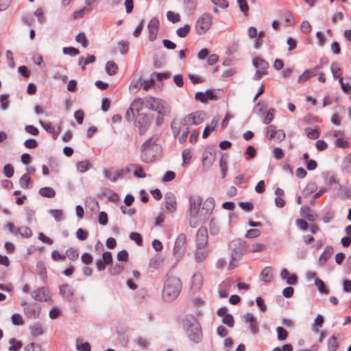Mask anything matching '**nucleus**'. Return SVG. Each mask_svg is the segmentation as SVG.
I'll return each mask as SVG.
<instances>
[{
  "label": "nucleus",
  "instance_id": "bf43d9fd",
  "mask_svg": "<svg viewBox=\"0 0 351 351\" xmlns=\"http://www.w3.org/2000/svg\"><path fill=\"white\" fill-rule=\"evenodd\" d=\"M24 351H42L40 345L35 343H30L25 346Z\"/></svg>",
  "mask_w": 351,
  "mask_h": 351
},
{
  "label": "nucleus",
  "instance_id": "9d476101",
  "mask_svg": "<svg viewBox=\"0 0 351 351\" xmlns=\"http://www.w3.org/2000/svg\"><path fill=\"white\" fill-rule=\"evenodd\" d=\"M149 119L145 114H140L136 121V126L138 128L140 135L145 134L149 128Z\"/></svg>",
  "mask_w": 351,
  "mask_h": 351
},
{
  "label": "nucleus",
  "instance_id": "e433bc0d",
  "mask_svg": "<svg viewBox=\"0 0 351 351\" xmlns=\"http://www.w3.org/2000/svg\"><path fill=\"white\" fill-rule=\"evenodd\" d=\"M191 29V27L189 25H185L184 26L178 28L176 30V34L178 36L181 38H184L187 36Z\"/></svg>",
  "mask_w": 351,
  "mask_h": 351
},
{
  "label": "nucleus",
  "instance_id": "f8f14e48",
  "mask_svg": "<svg viewBox=\"0 0 351 351\" xmlns=\"http://www.w3.org/2000/svg\"><path fill=\"white\" fill-rule=\"evenodd\" d=\"M160 22L158 18H152L147 25L149 31V38L151 41H154L157 36Z\"/></svg>",
  "mask_w": 351,
  "mask_h": 351
},
{
  "label": "nucleus",
  "instance_id": "5701e85b",
  "mask_svg": "<svg viewBox=\"0 0 351 351\" xmlns=\"http://www.w3.org/2000/svg\"><path fill=\"white\" fill-rule=\"evenodd\" d=\"M273 278L272 269L270 267H265L260 274L261 280L268 282L271 280Z\"/></svg>",
  "mask_w": 351,
  "mask_h": 351
},
{
  "label": "nucleus",
  "instance_id": "39448f33",
  "mask_svg": "<svg viewBox=\"0 0 351 351\" xmlns=\"http://www.w3.org/2000/svg\"><path fill=\"white\" fill-rule=\"evenodd\" d=\"M229 248L231 251V261L228 268L230 270L236 267L234 261H239L242 258L245 251V246L244 242L241 239H234L230 243Z\"/></svg>",
  "mask_w": 351,
  "mask_h": 351
},
{
  "label": "nucleus",
  "instance_id": "a18cd8bd",
  "mask_svg": "<svg viewBox=\"0 0 351 351\" xmlns=\"http://www.w3.org/2000/svg\"><path fill=\"white\" fill-rule=\"evenodd\" d=\"M182 124V121H180L178 120L174 119L171 125V128L172 129L173 136L176 137L180 133V125Z\"/></svg>",
  "mask_w": 351,
  "mask_h": 351
},
{
  "label": "nucleus",
  "instance_id": "3c124183",
  "mask_svg": "<svg viewBox=\"0 0 351 351\" xmlns=\"http://www.w3.org/2000/svg\"><path fill=\"white\" fill-rule=\"evenodd\" d=\"M182 157L183 159V166H184L189 163L191 158V150L189 149H184L182 154Z\"/></svg>",
  "mask_w": 351,
  "mask_h": 351
},
{
  "label": "nucleus",
  "instance_id": "ddd939ff",
  "mask_svg": "<svg viewBox=\"0 0 351 351\" xmlns=\"http://www.w3.org/2000/svg\"><path fill=\"white\" fill-rule=\"evenodd\" d=\"M40 313V307L37 304H30L24 308L25 315L29 319H37Z\"/></svg>",
  "mask_w": 351,
  "mask_h": 351
},
{
  "label": "nucleus",
  "instance_id": "f03ea898",
  "mask_svg": "<svg viewBox=\"0 0 351 351\" xmlns=\"http://www.w3.org/2000/svg\"><path fill=\"white\" fill-rule=\"evenodd\" d=\"M182 289L180 280L176 276H168L165 282L162 298L167 302L174 300L180 294Z\"/></svg>",
  "mask_w": 351,
  "mask_h": 351
},
{
  "label": "nucleus",
  "instance_id": "cd10ccee",
  "mask_svg": "<svg viewBox=\"0 0 351 351\" xmlns=\"http://www.w3.org/2000/svg\"><path fill=\"white\" fill-rule=\"evenodd\" d=\"M339 335H333L329 338L328 341V351H336L339 348L338 341Z\"/></svg>",
  "mask_w": 351,
  "mask_h": 351
},
{
  "label": "nucleus",
  "instance_id": "c85d7f7f",
  "mask_svg": "<svg viewBox=\"0 0 351 351\" xmlns=\"http://www.w3.org/2000/svg\"><path fill=\"white\" fill-rule=\"evenodd\" d=\"M95 56L93 55H88L86 58L80 57L79 58L78 64L82 70L85 69V66L89 63H93L95 62Z\"/></svg>",
  "mask_w": 351,
  "mask_h": 351
},
{
  "label": "nucleus",
  "instance_id": "20e7f679",
  "mask_svg": "<svg viewBox=\"0 0 351 351\" xmlns=\"http://www.w3.org/2000/svg\"><path fill=\"white\" fill-rule=\"evenodd\" d=\"M145 108L162 116H169L171 112V107L165 101L153 97H145Z\"/></svg>",
  "mask_w": 351,
  "mask_h": 351
},
{
  "label": "nucleus",
  "instance_id": "f704fd0d",
  "mask_svg": "<svg viewBox=\"0 0 351 351\" xmlns=\"http://www.w3.org/2000/svg\"><path fill=\"white\" fill-rule=\"evenodd\" d=\"M32 335L34 337H39L43 334L42 326L40 324H36L29 326Z\"/></svg>",
  "mask_w": 351,
  "mask_h": 351
},
{
  "label": "nucleus",
  "instance_id": "603ef678",
  "mask_svg": "<svg viewBox=\"0 0 351 351\" xmlns=\"http://www.w3.org/2000/svg\"><path fill=\"white\" fill-rule=\"evenodd\" d=\"M123 269V266L121 264H115L114 265L112 266L110 269V273L113 275L116 276L119 274L121 271Z\"/></svg>",
  "mask_w": 351,
  "mask_h": 351
},
{
  "label": "nucleus",
  "instance_id": "6ab92c4d",
  "mask_svg": "<svg viewBox=\"0 0 351 351\" xmlns=\"http://www.w3.org/2000/svg\"><path fill=\"white\" fill-rule=\"evenodd\" d=\"M215 208V199L213 197H208L203 204L202 212L205 210L204 217L209 215Z\"/></svg>",
  "mask_w": 351,
  "mask_h": 351
},
{
  "label": "nucleus",
  "instance_id": "680f3d73",
  "mask_svg": "<svg viewBox=\"0 0 351 351\" xmlns=\"http://www.w3.org/2000/svg\"><path fill=\"white\" fill-rule=\"evenodd\" d=\"M261 234V232L258 229H250L245 233V237L247 238H256Z\"/></svg>",
  "mask_w": 351,
  "mask_h": 351
},
{
  "label": "nucleus",
  "instance_id": "7c9ffc66",
  "mask_svg": "<svg viewBox=\"0 0 351 351\" xmlns=\"http://www.w3.org/2000/svg\"><path fill=\"white\" fill-rule=\"evenodd\" d=\"M39 194L45 197L51 198L56 195L55 190L51 187H43L40 189Z\"/></svg>",
  "mask_w": 351,
  "mask_h": 351
},
{
  "label": "nucleus",
  "instance_id": "c03bdc74",
  "mask_svg": "<svg viewBox=\"0 0 351 351\" xmlns=\"http://www.w3.org/2000/svg\"><path fill=\"white\" fill-rule=\"evenodd\" d=\"M90 166V163L87 160H83L77 163V169L80 173L86 172Z\"/></svg>",
  "mask_w": 351,
  "mask_h": 351
},
{
  "label": "nucleus",
  "instance_id": "f257e3e1",
  "mask_svg": "<svg viewBox=\"0 0 351 351\" xmlns=\"http://www.w3.org/2000/svg\"><path fill=\"white\" fill-rule=\"evenodd\" d=\"M158 136H152L146 140L141 147V160L145 163H151L156 159V155L161 151V147L156 142Z\"/></svg>",
  "mask_w": 351,
  "mask_h": 351
},
{
  "label": "nucleus",
  "instance_id": "79ce46f5",
  "mask_svg": "<svg viewBox=\"0 0 351 351\" xmlns=\"http://www.w3.org/2000/svg\"><path fill=\"white\" fill-rule=\"evenodd\" d=\"M276 332L278 334V339L279 341H284L287 338L288 332L284 328L281 326L277 327Z\"/></svg>",
  "mask_w": 351,
  "mask_h": 351
},
{
  "label": "nucleus",
  "instance_id": "9b49d317",
  "mask_svg": "<svg viewBox=\"0 0 351 351\" xmlns=\"http://www.w3.org/2000/svg\"><path fill=\"white\" fill-rule=\"evenodd\" d=\"M208 232L205 227H200L196 234V247H207Z\"/></svg>",
  "mask_w": 351,
  "mask_h": 351
},
{
  "label": "nucleus",
  "instance_id": "4c0bfd02",
  "mask_svg": "<svg viewBox=\"0 0 351 351\" xmlns=\"http://www.w3.org/2000/svg\"><path fill=\"white\" fill-rule=\"evenodd\" d=\"M134 176L136 178H144L146 177L143 168L140 165L136 164L134 170Z\"/></svg>",
  "mask_w": 351,
  "mask_h": 351
},
{
  "label": "nucleus",
  "instance_id": "338daca9",
  "mask_svg": "<svg viewBox=\"0 0 351 351\" xmlns=\"http://www.w3.org/2000/svg\"><path fill=\"white\" fill-rule=\"evenodd\" d=\"M176 177V173L172 171H167L163 176L162 182H169L173 180Z\"/></svg>",
  "mask_w": 351,
  "mask_h": 351
},
{
  "label": "nucleus",
  "instance_id": "8fccbe9b",
  "mask_svg": "<svg viewBox=\"0 0 351 351\" xmlns=\"http://www.w3.org/2000/svg\"><path fill=\"white\" fill-rule=\"evenodd\" d=\"M277 130L275 125H269L267 128V137L268 139L274 138Z\"/></svg>",
  "mask_w": 351,
  "mask_h": 351
},
{
  "label": "nucleus",
  "instance_id": "f3484780",
  "mask_svg": "<svg viewBox=\"0 0 351 351\" xmlns=\"http://www.w3.org/2000/svg\"><path fill=\"white\" fill-rule=\"evenodd\" d=\"M208 255V250L207 247H196L195 252V260L197 263L204 261Z\"/></svg>",
  "mask_w": 351,
  "mask_h": 351
},
{
  "label": "nucleus",
  "instance_id": "393cba45",
  "mask_svg": "<svg viewBox=\"0 0 351 351\" xmlns=\"http://www.w3.org/2000/svg\"><path fill=\"white\" fill-rule=\"evenodd\" d=\"M333 254V248L332 246L328 245L326 246L322 254L319 256V262L322 264H325L328 258L332 256Z\"/></svg>",
  "mask_w": 351,
  "mask_h": 351
},
{
  "label": "nucleus",
  "instance_id": "2f4dec72",
  "mask_svg": "<svg viewBox=\"0 0 351 351\" xmlns=\"http://www.w3.org/2000/svg\"><path fill=\"white\" fill-rule=\"evenodd\" d=\"M106 71L109 75H114L118 71V66L113 61H108L106 64Z\"/></svg>",
  "mask_w": 351,
  "mask_h": 351
},
{
  "label": "nucleus",
  "instance_id": "5fc2aeb1",
  "mask_svg": "<svg viewBox=\"0 0 351 351\" xmlns=\"http://www.w3.org/2000/svg\"><path fill=\"white\" fill-rule=\"evenodd\" d=\"M4 175L8 178H12L14 175V168L10 164H7L3 167Z\"/></svg>",
  "mask_w": 351,
  "mask_h": 351
},
{
  "label": "nucleus",
  "instance_id": "69168bd1",
  "mask_svg": "<svg viewBox=\"0 0 351 351\" xmlns=\"http://www.w3.org/2000/svg\"><path fill=\"white\" fill-rule=\"evenodd\" d=\"M317 190V186L315 183H309L306 185L305 189H304V193L305 195H308L314 193Z\"/></svg>",
  "mask_w": 351,
  "mask_h": 351
},
{
  "label": "nucleus",
  "instance_id": "a211bd4d",
  "mask_svg": "<svg viewBox=\"0 0 351 351\" xmlns=\"http://www.w3.org/2000/svg\"><path fill=\"white\" fill-rule=\"evenodd\" d=\"M300 213L303 217L306 218L310 221H315L317 217V214L312 212L308 206H302L300 208Z\"/></svg>",
  "mask_w": 351,
  "mask_h": 351
},
{
  "label": "nucleus",
  "instance_id": "ea45409f",
  "mask_svg": "<svg viewBox=\"0 0 351 351\" xmlns=\"http://www.w3.org/2000/svg\"><path fill=\"white\" fill-rule=\"evenodd\" d=\"M29 183H32V180L27 174H24L21 177L19 184L21 188L27 189Z\"/></svg>",
  "mask_w": 351,
  "mask_h": 351
},
{
  "label": "nucleus",
  "instance_id": "4be33fe9",
  "mask_svg": "<svg viewBox=\"0 0 351 351\" xmlns=\"http://www.w3.org/2000/svg\"><path fill=\"white\" fill-rule=\"evenodd\" d=\"M104 174V177L111 182H115L117 179L123 178V171H121L120 170L117 171L106 170Z\"/></svg>",
  "mask_w": 351,
  "mask_h": 351
},
{
  "label": "nucleus",
  "instance_id": "58836bf2",
  "mask_svg": "<svg viewBox=\"0 0 351 351\" xmlns=\"http://www.w3.org/2000/svg\"><path fill=\"white\" fill-rule=\"evenodd\" d=\"M240 10L245 16L248 15L249 6L246 0H237Z\"/></svg>",
  "mask_w": 351,
  "mask_h": 351
},
{
  "label": "nucleus",
  "instance_id": "37998d69",
  "mask_svg": "<svg viewBox=\"0 0 351 351\" xmlns=\"http://www.w3.org/2000/svg\"><path fill=\"white\" fill-rule=\"evenodd\" d=\"M62 52L64 54L69 55L71 57L75 56L80 53V51L77 49L72 47H64Z\"/></svg>",
  "mask_w": 351,
  "mask_h": 351
},
{
  "label": "nucleus",
  "instance_id": "423d86ee",
  "mask_svg": "<svg viewBox=\"0 0 351 351\" xmlns=\"http://www.w3.org/2000/svg\"><path fill=\"white\" fill-rule=\"evenodd\" d=\"M202 199L196 195H193L190 197L189 203V215H190V224L191 226L195 228L196 226L195 221L194 220L197 217L199 213L200 206L202 205Z\"/></svg>",
  "mask_w": 351,
  "mask_h": 351
},
{
  "label": "nucleus",
  "instance_id": "4d7b16f0",
  "mask_svg": "<svg viewBox=\"0 0 351 351\" xmlns=\"http://www.w3.org/2000/svg\"><path fill=\"white\" fill-rule=\"evenodd\" d=\"M265 250V245L263 243H256L252 245L250 252H258L264 251Z\"/></svg>",
  "mask_w": 351,
  "mask_h": 351
},
{
  "label": "nucleus",
  "instance_id": "49530a36",
  "mask_svg": "<svg viewBox=\"0 0 351 351\" xmlns=\"http://www.w3.org/2000/svg\"><path fill=\"white\" fill-rule=\"evenodd\" d=\"M12 323L15 326H22L24 324L21 315L19 313H14L12 315Z\"/></svg>",
  "mask_w": 351,
  "mask_h": 351
},
{
  "label": "nucleus",
  "instance_id": "e2e57ef3",
  "mask_svg": "<svg viewBox=\"0 0 351 351\" xmlns=\"http://www.w3.org/2000/svg\"><path fill=\"white\" fill-rule=\"evenodd\" d=\"M78 340H77L76 349L77 351H90V346L88 342L77 343Z\"/></svg>",
  "mask_w": 351,
  "mask_h": 351
},
{
  "label": "nucleus",
  "instance_id": "0eeeda50",
  "mask_svg": "<svg viewBox=\"0 0 351 351\" xmlns=\"http://www.w3.org/2000/svg\"><path fill=\"white\" fill-rule=\"evenodd\" d=\"M212 25L211 15L208 13H204L196 21L195 31L197 34H204L210 27Z\"/></svg>",
  "mask_w": 351,
  "mask_h": 351
},
{
  "label": "nucleus",
  "instance_id": "0e129e2a",
  "mask_svg": "<svg viewBox=\"0 0 351 351\" xmlns=\"http://www.w3.org/2000/svg\"><path fill=\"white\" fill-rule=\"evenodd\" d=\"M102 261L106 265H110L112 263V254L110 252H104L102 254Z\"/></svg>",
  "mask_w": 351,
  "mask_h": 351
},
{
  "label": "nucleus",
  "instance_id": "dca6fc26",
  "mask_svg": "<svg viewBox=\"0 0 351 351\" xmlns=\"http://www.w3.org/2000/svg\"><path fill=\"white\" fill-rule=\"evenodd\" d=\"M253 66L256 68V70L260 71L262 73H267V69L269 67V63L264 59L256 57L253 59Z\"/></svg>",
  "mask_w": 351,
  "mask_h": 351
},
{
  "label": "nucleus",
  "instance_id": "864d4df0",
  "mask_svg": "<svg viewBox=\"0 0 351 351\" xmlns=\"http://www.w3.org/2000/svg\"><path fill=\"white\" fill-rule=\"evenodd\" d=\"M66 254L67 257L71 261L76 260L79 256L77 250L74 248H69L66 251Z\"/></svg>",
  "mask_w": 351,
  "mask_h": 351
},
{
  "label": "nucleus",
  "instance_id": "774afa93",
  "mask_svg": "<svg viewBox=\"0 0 351 351\" xmlns=\"http://www.w3.org/2000/svg\"><path fill=\"white\" fill-rule=\"evenodd\" d=\"M300 29L303 33L307 34L311 31V25L308 21H304L301 23Z\"/></svg>",
  "mask_w": 351,
  "mask_h": 351
},
{
  "label": "nucleus",
  "instance_id": "6e6552de",
  "mask_svg": "<svg viewBox=\"0 0 351 351\" xmlns=\"http://www.w3.org/2000/svg\"><path fill=\"white\" fill-rule=\"evenodd\" d=\"M204 119L205 113L204 112L196 111L184 117L182 120V124L186 127L193 125H197L202 123Z\"/></svg>",
  "mask_w": 351,
  "mask_h": 351
},
{
  "label": "nucleus",
  "instance_id": "13d9d810",
  "mask_svg": "<svg viewBox=\"0 0 351 351\" xmlns=\"http://www.w3.org/2000/svg\"><path fill=\"white\" fill-rule=\"evenodd\" d=\"M330 71L335 79H339V77H341L339 74L341 69L337 64H332V65L330 66Z\"/></svg>",
  "mask_w": 351,
  "mask_h": 351
},
{
  "label": "nucleus",
  "instance_id": "09e8293b",
  "mask_svg": "<svg viewBox=\"0 0 351 351\" xmlns=\"http://www.w3.org/2000/svg\"><path fill=\"white\" fill-rule=\"evenodd\" d=\"M167 18L169 21L175 23L180 20V16L178 14H176L172 11H168L167 12Z\"/></svg>",
  "mask_w": 351,
  "mask_h": 351
},
{
  "label": "nucleus",
  "instance_id": "1a4fd4ad",
  "mask_svg": "<svg viewBox=\"0 0 351 351\" xmlns=\"http://www.w3.org/2000/svg\"><path fill=\"white\" fill-rule=\"evenodd\" d=\"M186 235L183 233L180 234L174 244L173 254L179 260L184 255L185 252Z\"/></svg>",
  "mask_w": 351,
  "mask_h": 351
},
{
  "label": "nucleus",
  "instance_id": "c756f323",
  "mask_svg": "<svg viewBox=\"0 0 351 351\" xmlns=\"http://www.w3.org/2000/svg\"><path fill=\"white\" fill-rule=\"evenodd\" d=\"M341 170L345 173H351V154L343 158L342 160Z\"/></svg>",
  "mask_w": 351,
  "mask_h": 351
},
{
  "label": "nucleus",
  "instance_id": "052dcab7",
  "mask_svg": "<svg viewBox=\"0 0 351 351\" xmlns=\"http://www.w3.org/2000/svg\"><path fill=\"white\" fill-rule=\"evenodd\" d=\"M274 110L272 108L269 109L263 119V123L266 125L270 123L272 121V120L274 119Z\"/></svg>",
  "mask_w": 351,
  "mask_h": 351
},
{
  "label": "nucleus",
  "instance_id": "412c9836",
  "mask_svg": "<svg viewBox=\"0 0 351 351\" xmlns=\"http://www.w3.org/2000/svg\"><path fill=\"white\" fill-rule=\"evenodd\" d=\"M143 107H145V97L144 99L136 98L131 103L130 110L140 112Z\"/></svg>",
  "mask_w": 351,
  "mask_h": 351
},
{
  "label": "nucleus",
  "instance_id": "a19ab883",
  "mask_svg": "<svg viewBox=\"0 0 351 351\" xmlns=\"http://www.w3.org/2000/svg\"><path fill=\"white\" fill-rule=\"evenodd\" d=\"M75 40L77 43H81L82 47L84 48L87 47L88 45V41L84 33H79L76 36Z\"/></svg>",
  "mask_w": 351,
  "mask_h": 351
},
{
  "label": "nucleus",
  "instance_id": "473e14b6",
  "mask_svg": "<svg viewBox=\"0 0 351 351\" xmlns=\"http://www.w3.org/2000/svg\"><path fill=\"white\" fill-rule=\"evenodd\" d=\"M9 343L10 344L9 347L10 351H19L23 346V343L21 341H18L14 338L10 339Z\"/></svg>",
  "mask_w": 351,
  "mask_h": 351
},
{
  "label": "nucleus",
  "instance_id": "aec40b11",
  "mask_svg": "<svg viewBox=\"0 0 351 351\" xmlns=\"http://www.w3.org/2000/svg\"><path fill=\"white\" fill-rule=\"evenodd\" d=\"M60 293L68 300H71L73 298V290L67 284H64L60 287Z\"/></svg>",
  "mask_w": 351,
  "mask_h": 351
},
{
  "label": "nucleus",
  "instance_id": "7ed1b4c3",
  "mask_svg": "<svg viewBox=\"0 0 351 351\" xmlns=\"http://www.w3.org/2000/svg\"><path fill=\"white\" fill-rule=\"evenodd\" d=\"M183 325L191 341L194 343H199L202 340L201 328L198 321L193 315H186L183 320Z\"/></svg>",
  "mask_w": 351,
  "mask_h": 351
},
{
  "label": "nucleus",
  "instance_id": "4468645a",
  "mask_svg": "<svg viewBox=\"0 0 351 351\" xmlns=\"http://www.w3.org/2000/svg\"><path fill=\"white\" fill-rule=\"evenodd\" d=\"M165 201L166 209L169 213H173L176 210V198L173 193L167 192L165 195Z\"/></svg>",
  "mask_w": 351,
  "mask_h": 351
},
{
  "label": "nucleus",
  "instance_id": "de8ad7c7",
  "mask_svg": "<svg viewBox=\"0 0 351 351\" xmlns=\"http://www.w3.org/2000/svg\"><path fill=\"white\" fill-rule=\"evenodd\" d=\"M129 237L131 240L134 241L138 245L141 246L143 245V239L139 233L131 232Z\"/></svg>",
  "mask_w": 351,
  "mask_h": 351
},
{
  "label": "nucleus",
  "instance_id": "2eb2a0df",
  "mask_svg": "<svg viewBox=\"0 0 351 351\" xmlns=\"http://www.w3.org/2000/svg\"><path fill=\"white\" fill-rule=\"evenodd\" d=\"M31 295L35 300L39 302H47L50 300V296L49 295L47 289L43 287L38 288L36 290L32 291L31 293Z\"/></svg>",
  "mask_w": 351,
  "mask_h": 351
},
{
  "label": "nucleus",
  "instance_id": "6e6d98bb",
  "mask_svg": "<svg viewBox=\"0 0 351 351\" xmlns=\"http://www.w3.org/2000/svg\"><path fill=\"white\" fill-rule=\"evenodd\" d=\"M222 322L230 328H232L234 325V320L231 314L223 317Z\"/></svg>",
  "mask_w": 351,
  "mask_h": 351
},
{
  "label": "nucleus",
  "instance_id": "c9c22d12",
  "mask_svg": "<svg viewBox=\"0 0 351 351\" xmlns=\"http://www.w3.org/2000/svg\"><path fill=\"white\" fill-rule=\"evenodd\" d=\"M315 285L317 287V289L319 293L328 294L329 291L325 288V284L323 280L319 279V278H315Z\"/></svg>",
  "mask_w": 351,
  "mask_h": 351
},
{
  "label": "nucleus",
  "instance_id": "72a5a7b5",
  "mask_svg": "<svg viewBox=\"0 0 351 351\" xmlns=\"http://www.w3.org/2000/svg\"><path fill=\"white\" fill-rule=\"evenodd\" d=\"M40 124L42 127L49 133L52 134L53 135V138L58 136V133L56 131L55 128L50 123H44L42 121H40Z\"/></svg>",
  "mask_w": 351,
  "mask_h": 351
},
{
  "label": "nucleus",
  "instance_id": "a878e982",
  "mask_svg": "<svg viewBox=\"0 0 351 351\" xmlns=\"http://www.w3.org/2000/svg\"><path fill=\"white\" fill-rule=\"evenodd\" d=\"M334 143L337 147L342 149H347L350 146L348 139L345 135L337 138Z\"/></svg>",
  "mask_w": 351,
  "mask_h": 351
},
{
  "label": "nucleus",
  "instance_id": "b1692460",
  "mask_svg": "<svg viewBox=\"0 0 351 351\" xmlns=\"http://www.w3.org/2000/svg\"><path fill=\"white\" fill-rule=\"evenodd\" d=\"M203 282V277L200 273H195L192 277L191 287L195 290H199Z\"/></svg>",
  "mask_w": 351,
  "mask_h": 351
},
{
  "label": "nucleus",
  "instance_id": "bb28decb",
  "mask_svg": "<svg viewBox=\"0 0 351 351\" xmlns=\"http://www.w3.org/2000/svg\"><path fill=\"white\" fill-rule=\"evenodd\" d=\"M32 234L31 229L27 226H21L15 230V235H21L23 238H29Z\"/></svg>",
  "mask_w": 351,
  "mask_h": 351
}]
</instances>
